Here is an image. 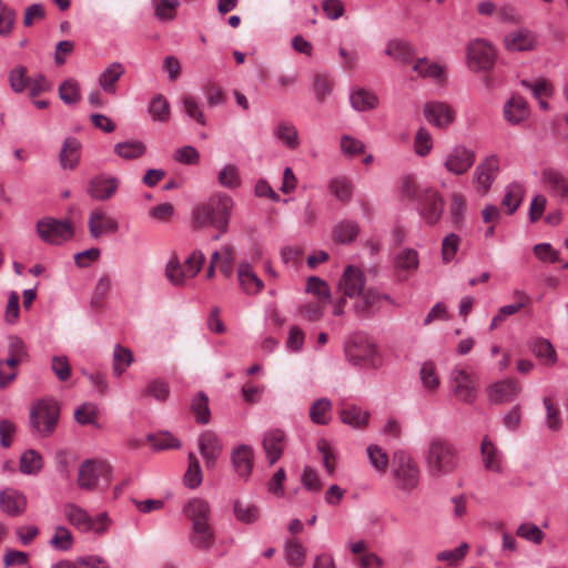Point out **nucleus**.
Wrapping results in <instances>:
<instances>
[{
    "instance_id": "nucleus-1",
    "label": "nucleus",
    "mask_w": 568,
    "mask_h": 568,
    "mask_svg": "<svg viewBox=\"0 0 568 568\" xmlns=\"http://www.w3.org/2000/svg\"><path fill=\"white\" fill-rule=\"evenodd\" d=\"M233 205V200L227 194H214L206 202L194 207L192 213L194 223L200 227L216 229L219 234L213 239L219 240L221 234L227 232Z\"/></svg>"
},
{
    "instance_id": "nucleus-2",
    "label": "nucleus",
    "mask_w": 568,
    "mask_h": 568,
    "mask_svg": "<svg viewBox=\"0 0 568 568\" xmlns=\"http://www.w3.org/2000/svg\"><path fill=\"white\" fill-rule=\"evenodd\" d=\"M425 463L428 475L440 478L455 471L459 459L455 446L449 440L433 438L425 453Z\"/></svg>"
},
{
    "instance_id": "nucleus-3",
    "label": "nucleus",
    "mask_w": 568,
    "mask_h": 568,
    "mask_svg": "<svg viewBox=\"0 0 568 568\" xmlns=\"http://www.w3.org/2000/svg\"><path fill=\"white\" fill-rule=\"evenodd\" d=\"M390 476L399 491L410 495L420 485L422 470L417 460L406 450H395L390 459Z\"/></svg>"
},
{
    "instance_id": "nucleus-4",
    "label": "nucleus",
    "mask_w": 568,
    "mask_h": 568,
    "mask_svg": "<svg viewBox=\"0 0 568 568\" xmlns=\"http://www.w3.org/2000/svg\"><path fill=\"white\" fill-rule=\"evenodd\" d=\"M344 348L346 358L354 366L372 369L381 366L382 361L376 345L363 333L351 335Z\"/></svg>"
},
{
    "instance_id": "nucleus-5",
    "label": "nucleus",
    "mask_w": 568,
    "mask_h": 568,
    "mask_svg": "<svg viewBox=\"0 0 568 568\" xmlns=\"http://www.w3.org/2000/svg\"><path fill=\"white\" fill-rule=\"evenodd\" d=\"M63 514L67 521L80 532L103 535L111 525L106 513L92 517L84 508L74 503H67L63 506Z\"/></svg>"
},
{
    "instance_id": "nucleus-6",
    "label": "nucleus",
    "mask_w": 568,
    "mask_h": 568,
    "mask_svg": "<svg viewBox=\"0 0 568 568\" xmlns=\"http://www.w3.org/2000/svg\"><path fill=\"white\" fill-rule=\"evenodd\" d=\"M60 416V408L53 399L39 400L30 412V424L34 434L49 437L54 432Z\"/></svg>"
},
{
    "instance_id": "nucleus-7",
    "label": "nucleus",
    "mask_w": 568,
    "mask_h": 568,
    "mask_svg": "<svg viewBox=\"0 0 568 568\" xmlns=\"http://www.w3.org/2000/svg\"><path fill=\"white\" fill-rule=\"evenodd\" d=\"M111 481V467L101 459H85L78 469V487L85 491L98 490L102 483Z\"/></svg>"
},
{
    "instance_id": "nucleus-8",
    "label": "nucleus",
    "mask_w": 568,
    "mask_h": 568,
    "mask_svg": "<svg viewBox=\"0 0 568 568\" xmlns=\"http://www.w3.org/2000/svg\"><path fill=\"white\" fill-rule=\"evenodd\" d=\"M449 386L458 402L473 404L477 399L478 389L476 377L462 365H457L452 369Z\"/></svg>"
},
{
    "instance_id": "nucleus-9",
    "label": "nucleus",
    "mask_w": 568,
    "mask_h": 568,
    "mask_svg": "<svg viewBox=\"0 0 568 568\" xmlns=\"http://www.w3.org/2000/svg\"><path fill=\"white\" fill-rule=\"evenodd\" d=\"M445 207L443 195L433 187H423L419 192V199L416 202V209L420 217L428 225H435L442 217Z\"/></svg>"
},
{
    "instance_id": "nucleus-10",
    "label": "nucleus",
    "mask_w": 568,
    "mask_h": 568,
    "mask_svg": "<svg viewBox=\"0 0 568 568\" xmlns=\"http://www.w3.org/2000/svg\"><path fill=\"white\" fill-rule=\"evenodd\" d=\"M500 171V158L497 154H490L483 159L476 166L473 174V184L479 196H485Z\"/></svg>"
},
{
    "instance_id": "nucleus-11",
    "label": "nucleus",
    "mask_w": 568,
    "mask_h": 568,
    "mask_svg": "<svg viewBox=\"0 0 568 568\" xmlns=\"http://www.w3.org/2000/svg\"><path fill=\"white\" fill-rule=\"evenodd\" d=\"M73 226L68 221L44 217L37 223V233L49 244L60 245L73 236Z\"/></svg>"
},
{
    "instance_id": "nucleus-12",
    "label": "nucleus",
    "mask_w": 568,
    "mask_h": 568,
    "mask_svg": "<svg viewBox=\"0 0 568 568\" xmlns=\"http://www.w3.org/2000/svg\"><path fill=\"white\" fill-rule=\"evenodd\" d=\"M496 59L495 49L484 39H475L467 47L468 65L474 71H487Z\"/></svg>"
},
{
    "instance_id": "nucleus-13",
    "label": "nucleus",
    "mask_w": 568,
    "mask_h": 568,
    "mask_svg": "<svg viewBox=\"0 0 568 568\" xmlns=\"http://www.w3.org/2000/svg\"><path fill=\"white\" fill-rule=\"evenodd\" d=\"M476 153L464 144L453 146L444 156V168L454 175H463L474 165Z\"/></svg>"
},
{
    "instance_id": "nucleus-14",
    "label": "nucleus",
    "mask_w": 568,
    "mask_h": 568,
    "mask_svg": "<svg viewBox=\"0 0 568 568\" xmlns=\"http://www.w3.org/2000/svg\"><path fill=\"white\" fill-rule=\"evenodd\" d=\"M119 221L104 209L98 207L89 213L88 229L90 236L93 239L112 235L119 231Z\"/></svg>"
},
{
    "instance_id": "nucleus-15",
    "label": "nucleus",
    "mask_w": 568,
    "mask_h": 568,
    "mask_svg": "<svg viewBox=\"0 0 568 568\" xmlns=\"http://www.w3.org/2000/svg\"><path fill=\"white\" fill-rule=\"evenodd\" d=\"M120 179L109 174H99L92 178L88 185L89 195L98 201H108L115 195Z\"/></svg>"
},
{
    "instance_id": "nucleus-16",
    "label": "nucleus",
    "mask_w": 568,
    "mask_h": 568,
    "mask_svg": "<svg viewBox=\"0 0 568 568\" xmlns=\"http://www.w3.org/2000/svg\"><path fill=\"white\" fill-rule=\"evenodd\" d=\"M199 450L207 468L215 466L223 450V444L217 434L212 430L201 433L199 439Z\"/></svg>"
},
{
    "instance_id": "nucleus-17",
    "label": "nucleus",
    "mask_w": 568,
    "mask_h": 568,
    "mask_svg": "<svg viewBox=\"0 0 568 568\" xmlns=\"http://www.w3.org/2000/svg\"><path fill=\"white\" fill-rule=\"evenodd\" d=\"M426 120L436 128H447L455 120V111L445 102L430 101L424 105Z\"/></svg>"
},
{
    "instance_id": "nucleus-18",
    "label": "nucleus",
    "mask_w": 568,
    "mask_h": 568,
    "mask_svg": "<svg viewBox=\"0 0 568 568\" xmlns=\"http://www.w3.org/2000/svg\"><path fill=\"white\" fill-rule=\"evenodd\" d=\"M231 460L236 475L247 480L254 467V452L248 445L236 446L231 454Z\"/></svg>"
},
{
    "instance_id": "nucleus-19",
    "label": "nucleus",
    "mask_w": 568,
    "mask_h": 568,
    "mask_svg": "<svg viewBox=\"0 0 568 568\" xmlns=\"http://www.w3.org/2000/svg\"><path fill=\"white\" fill-rule=\"evenodd\" d=\"M365 278L363 272L353 265H348L339 280L338 287L346 297H357L363 293Z\"/></svg>"
},
{
    "instance_id": "nucleus-20",
    "label": "nucleus",
    "mask_w": 568,
    "mask_h": 568,
    "mask_svg": "<svg viewBox=\"0 0 568 568\" xmlns=\"http://www.w3.org/2000/svg\"><path fill=\"white\" fill-rule=\"evenodd\" d=\"M286 446V434L278 428L267 430L263 436V449L271 465L283 455Z\"/></svg>"
},
{
    "instance_id": "nucleus-21",
    "label": "nucleus",
    "mask_w": 568,
    "mask_h": 568,
    "mask_svg": "<svg viewBox=\"0 0 568 568\" xmlns=\"http://www.w3.org/2000/svg\"><path fill=\"white\" fill-rule=\"evenodd\" d=\"M542 181L545 187L552 195L561 201L568 202V176L557 169H546L542 171Z\"/></svg>"
},
{
    "instance_id": "nucleus-22",
    "label": "nucleus",
    "mask_w": 568,
    "mask_h": 568,
    "mask_svg": "<svg viewBox=\"0 0 568 568\" xmlns=\"http://www.w3.org/2000/svg\"><path fill=\"white\" fill-rule=\"evenodd\" d=\"M480 454L486 470L497 474L504 473V455L488 436H485L481 440Z\"/></svg>"
},
{
    "instance_id": "nucleus-23",
    "label": "nucleus",
    "mask_w": 568,
    "mask_h": 568,
    "mask_svg": "<svg viewBox=\"0 0 568 568\" xmlns=\"http://www.w3.org/2000/svg\"><path fill=\"white\" fill-rule=\"evenodd\" d=\"M0 508L11 517L22 515L27 508V497L14 488H7L0 493Z\"/></svg>"
},
{
    "instance_id": "nucleus-24",
    "label": "nucleus",
    "mask_w": 568,
    "mask_h": 568,
    "mask_svg": "<svg viewBox=\"0 0 568 568\" xmlns=\"http://www.w3.org/2000/svg\"><path fill=\"white\" fill-rule=\"evenodd\" d=\"M520 385L515 379L496 382L488 388V399L495 404L509 403L519 394Z\"/></svg>"
},
{
    "instance_id": "nucleus-25",
    "label": "nucleus",
    "mask_w": 568,
    "mask_h": 568,
    "mask_svg": "<svg viewBox=\"0 0 568 568\" xmlns=\"http://www.w3.org/2000/svg\"><path fill=\"white\" fill-rule=\"evenodd\" d=\"M504 43L506 49L509 51H529L536 47L537 37L532 31L528 29H518L509 32L505 37Z\"/></svg>"
},
{
    "instance_id": "nucleus-26",
    "label": "nucleus",
    "mask_w": 568,
    "mask_h": 568,
    "mask_svg": "<svg viewBox=\"0 0 568 568\" xmlns=\"http://www.w3.org/2000/svg\"><path fill=\"white\" fill-rule=\"evenodd\" d=\"M237 278L242 291L247 295H256L264 287L263 281L250 263L242 262L239 264Z\"/></svg>"
},
{
    "instance_id": "nucleus-27",
    "label": "nucleus",
    "mask_w": 568,
    "mask_h": 568,
    "mask_svg": "<svg viewBox=\"0 0 568 568\" xmlns=\"http://www.w3.org/2000/svg\"><path fill=\"white\" fill-rule=\"evenodd\" d=\"M545 417L542 425L551 433H558L564 427V416L559 404L550 396L542 398Z\"/></svg>"
},
{
    "instance_id": "nucleus-28",
    "label": "nucleus",
    "mask_w": 568,
    "mask_h": 568,
    "mask_svg": "<svg viewBox=\"0 0 568 568\" xmlns=\"http://www.w3.org/2000/svg\"><path fill=\"white\" fill-rule=\"evenodd\" d=\"M81 153V143L78 139L69 136L63 141L62 149L59 154V161L64 170H73L77 168Z\"/></svg>"
},
{
    "instance_id": "nucleus-29",
    "label": "nucleus",
    "mask_w": 568,
    "mask_h": 568,
    "mask_svg": "<svg viewBox=\"0 0 568 568\" xmlns=\"http://www.w3.org/2000/svg\"><path fill=\"white\" fill-rule=\"evenodd\" d=\"M385 54L390 57L400 65L412 63L415 55L413 47L408 42L402 40L388 41L386 44Z\"/></svg>"
},
{
    "instance_id": "nucleus-30",
    "label": "nucleus",
    "mask_w": 568,
    "mask_h": 568,
    "mask_svg": "<svg viewBox=\"0 0 568 568\" xmlns=\"http://www.w3.org/2000/svg\"><path fill=\"white\" fill-rule=\"evenodd\" d=\"M419 379L423 389L429 394H435L442 385V379L434 362H424L419 368Z\"/></svg>"
},
{
    "instance_id": "nucleus-31",
    "label": "nucleus",
    "mask_w": 568,
    "mask_h": 568,
    "mask_svg": "<svg viewBox=\"0 0 568 568\" xmlns=\"http://www.w3.org/2000/svg\"><path fill=\"white\" fill-rule=\"evenodd\" d=\"M125 69L120 62H112L99 75L101 89L109 94L116 93V82L124 74Z\"/></svg>"
},
{
    "instance_id": "nucleus-32",
    "label": "nucleus",
    "mask_w": 568,
    "mask_h": 568,
    "mask_svg": "<svg viewBox=\"0 0 568 568\" xmlns=\"http://www.w3.org/2000/svg\"><path fill=\"white\" fill-rule=\"evenodd\" d=\"M506 120L511 124H518L529 115V108L524 98L515 95L504 106Z\"/></svg>"
},
{
    "instance_id": "nucleus-33",
    "label": "nucleus",
    "mask_w": 568,
    "mask_h": 568,
    "mask_svg": "<svg viewBox=\"0 0 568 568\" xmlns=\"http://www.w3.org/2000/svg\"><path fill=\"white\" fill-rule=\"evenodd\" d=\"M184 515L194 523H209L211 517L210 504L202 498H193L183 507Z\"/></svg>"
},
{
    "instance_id": "nucleus-34",
    "label": "nucleus",
    "mask_w": 568,
    "mask_h": 568,
    "mask_svg": "<svg viewBox=\"0 0 568 568\" xmlns=\"http://www.w3.org/2000/svg\"><path fill=\"white\" fill-rule=\"evenodd\" d=\"M341 420L354 428L367 425L369 413L353 404H344L339 410Z\"/></svg>"
},
{
    "instance_id": "nucleus-35",
    "label": "nucleus",
    "mask_w": 568,
    "mask_h": 568,
    "mask_svg": "<svg viewBox=\"0 0 568 568\" xmlns=\"http://www.w3.org/2000/svg\"><path fill=\"white\" fill-rule=\"evenodd\" d=\"M190 541L195 548L207 550L214 541V534L210 524L194 523Z\"/></svg>"
},
{
    "instance_id": "nucleus-36",
    "label": "nucleus",
    "mask_w": 568,
    "mask_h": 568,
    "mask_svg": "<svg viewBox=\"0 0 568 568\" xmlns=\"http://www.w3.org/2000/svg\"><path fill=\"white\" fill-rule=\"evenodd\" d=\"M359 233V225L355 221L343 220L333 229V239L341 244L353 243Z\"/></svg>"
},
{
    "instance_id": "nucleus-37",
    "label": "nucleus",
    "mask_w": 568,
    "mask_h": 568,
    "mask_svg": "<svg viewBox=\"0 0 568 568\" xmlns=\"http://www.w3.org/2000/svg\"><path fill=\"white\" fill-rule=\"evenodd\" d=\"M530 349L547 366H552L557 363V353L549 339L542 337L535 338L530 344Z\"/></svg>"
},
{
    "instance_id": "nucleus-38",
    "label": "nucleus",
    "mask_w": 568,
    "mask_h": 568,
    "mask_svg": "<svg viewBox=\"0 0 568 568\" xmlns=\"http://www.w3.org/2000/svg\"><path fill=\"white\" fill-rule=\"evenodd\" d=\"M351 105L359 112L373 110L378 104V98L371 91L357 89L349 97Z\"/></svg>"
},
{
    "instance_id": "nucleus-39",
    "label": "nucleus",
    "mask_w": 568,
    "mask_h": 568,
    "mask_svg": "<svg viewBox=\"0 0 568 568\" xmlns=\"http://www.w3.org/2000/svg\"><path fill=\"white\" fill-rule=\"evenodd\" d=\"M233 513L235 518L243 524H254L260 518V509L250 501L236 499L233 504Z\"/></svg>"
},
{
    "instance_id": "nucleus-40",
    "label": "nucleus",
    "mask_w": 568,
    "mask_h": 568,
    "mask_svg": "<svg viewBox=\"0 0 568 568\" xmlns=\"http://www.w3.org/2000/svg\"><path fill=\"white\" fill-rule=\"evenodd\" d=\"M274 135L288 149L295 150L300 145L298 132L294 124L281 121L274 129Z\"/></svg>"
},
{
    "instance_id": "nucleus-41",
    "label": "nucleus",
    "mask_w": 568,
    "mask_h": 568,
    "mask_svg": "<svg viewBox=\"0 0 568 568\" xmlns=\"http://www.w3.org/2000/svg\"><path fill=\"white\" fill-rule=\"evenodd\" d=\"M7 364L9 368L17 367L28 358V352L24 342L18 336L9 337Z\"/></svg>"
},
{
    "instance_id": "nucleus-42",
    "label": "nucleus",
    "mask_w": 568,
    "mask_h": 568,
    "mask_svg": "<svg viewBox=\"0 0 568 568\" xmlns=\"http://www.w3.org/2000/svg\"><path fill=\"white\" fill-rule=\"evenodd\" d=\"M58 92L59 98L67 105H75L78 102H80L82 98L80 84L73 78H69L65 81H63L59 85Z\"/></svg>"
},
{
    "instance_id": "nucleus-43",
    "label": "nucleus",
    "mask_w": 568,
    "mask_h": 568,
    "mask_svg": "<svg viewBox=\"0 0 568 568\" xmlns=\"http://www.w3.org/2000/svg\"><path fill=\"white\" fill-rule=\"evenodd\" d=\"M310 418L317 425H326L332 418V402L328 398L315 400L310 408Z\"/></svg>"
},
{
    "instance_id": "nucleus-44",
    "label": "nucleus",
    "mask_w": 568,
    "mask_h": 568,
    "mask_svg": "<svg viewBox=\"0 0 568 568\" xmlns=\"http://www.w3.org/2000/svg\"><path fill=\"white\" fill-rule=\"evenodd\" d=\"M165 276L172 285L178 287L186 285V282L190 278L186 275L183 264L176 256L171 257L166 263Z\"/></svg>"
},
{
    "instance_id": "nucleus-45",
    "label": "nucleus",
    "mask_w": 568,
    "mask_h": 568,
    "mask_svg": "<svg viewBox=\"0 0 568 568\" xmlns=\"http://www.w3.org/2000/svg\"><path fill=\"white\" fill-rule=\"evenodd\" d=\"M146 146L142 141H124L114 145V153L124 160H134L142 156Z\"/></svg>"
},
{
    "instance_id": "nucleus-46",
    "label": "nucleus",
    "mask_w": 568,
    "mask_h": 568,
    "mask_svg": "<svg viewBox=\"0 0 568 568\" xmlns=\"http://www.w3.org/2000/svg\"><path fill=\"white\" fill-rule=\"evenodd\" d=\"M523 197V185L519 183H511L505 190L501 205L507 210L508 214H513L519 207Z\"/></svg>"
},
{
    "instance_id": "nucleus-47",
    "label": "nucleus",
    "mask_w": 568,
    "mask_h": 568,
    "mask_svg": "<svg viewBox=\"0 0 568 568\" xmlns=\"http://www.w3.org/2000/svg\"><path fill=\"white\" fill-rule=\"evenodd\" d=\"M43 467V460L40 453L34 449L26 450L20 458V470L26 475H36Z\"/></svg>"
},
{
    "instance_id": "nucleus-48",
    "label": "nucleus",
    "mask_w": 568,
    "mask_h": 568,
    "mask_svg": "<svg viewBox=\"0 0 568 568\" xmlns=\"http://www.w3.org/2000/svg\"><path fill=\"white\" fill-rule=\"evenodd\" d=\"M284 551L285 559L290 566L301 567L304 564L306 549L298 540H286Z\"/></svg>"
},
{
    "instance_id": "nucleus-49",
    "label": "nucleus",
    "mask_w": 568,
    "mask_h": 568,
    "mask_svg": "<svg viewBox=\"0 0 568 568\" xmlns=\"http://www.w3.org/2000/svg\"><path fill=\"white\" fill-rule=\"evenodd\" d=\"M413 69L419 77L429 78L435 81H440L443 79V67L426 58L418 59Z\"/></svg>"
},
{
    "instance_id": "nucleus-50",
    "label": "nucleus",
    "mask_w": 568,
    "mask_h": 568,
    "mask_svg": "<svg viewBox=\"0 0 568 568\" xmlns=\"http://www.w3.org/2000/svg\"><path fill=\"white\" fill-rule=\"evenodd\" d=\"M149 113L158 122H166L170 119V103L162 94H156L149 104Z\"/></svg>"
},
{
    "instance_id": "nucleus-51",
    "label": "nucleus",
    "mask_w": 568,
    "mask_h": 568,
    "mask_svg": "<svg viewBox=\"0 0 568 568\" xmlns=\"http://www.w3.org/2000/svg\"><path fill=\"white\" fill-rule=\"evenodd\" d=\"M132 363V352L129 348L116 345L113 352V375L120 377Z\"/></svg>"
},
{
    "instance_id": "nucleus-52",
    "label": "nucleus",
    "mask_w": 568,
    "mask_h": 568,
    "mask_svg": "<svg viewBox=\"0 0 568 568\" xmlns=\"http://www.w3.org/2000/svg\"><path fill=\"white\" fill-rule=\"evenodd\" d=\"M397 270L405 272H414L419 265L418 253L414 248H403L395 258Z\"/></svg>"
},
{
    "instance_id": "nucleus-53",
    "label": "nucleus",
    "mask_w": 568,
    "mask_h": 568,
    "mask_svg": "<svg viewBox=\"0 0 568 568\" xmlns=\"http://www.w3.org/2000/svg\"><path fill=\"white\" fill-rule=\"evenodd\" d=\"M181 104L183 112L192 120L201 125L206 124V118L201 109L197 98L191 94H186L182 98Z\"/></svg>"
},
{
    "instance_id": "nucleus-54",
    "label": "nucleus",
    "mask_w": 568,
    "mask_h": 568,
    "mask_svg": "<svg viewBox=\"0 0 568 568\" xmlns=\"http://www.w3.org/2000/svg\"><path fill=\"white\" fill-rule=\"evenodd\" d=\"M367 456L372 467L379 474H384L390 466V459L387 453L377 445H369L367 447Z\"/></svg>"
},
{
    "instance_id": "nucleus-55",
    "label": "nucleus",
    "mask_w": 568,
    "mask_h": 568,
    "mask_svg": "<svg viewBox=\"0 0 568 568\" xmlns=\"http://www.w3.org/2000/svg\"><path fill=\"white\" fill-rule=\"evenodd\" d=\"M219 183L226 189H235L241 185L240 170L234 164H225L217 173Z\"/></svg>"
},
{
    "instance_id": "nucleus-56",
    "label": "nucleus",
    "mask_w": 568,
    "mask_h": 568,
    "mask_svg": "<svg viewBox=\"0 0 568 568\" xmlns=\"http://www.w3.org/2000/svg\"><path fill=\"white\" fill-rule=\"evenodd\" d=\"M49 544L57 550L68 551L73 546V536L67 527L57 526Z\"/></svg>"
},
{
    "instance_id": "nucleus-57",
    "label": "nucleus",
    "mask_w": 568,
    "mask_h": 568,
    "mask_svg": "<svg viewBox=\"0 0 568 568\" xmlns=\"http://www.w3.org/2000/svg\"><path fill=\"white\" fill-rule=\"evenodd\" d=\"M449 214L455 225L463 223L467 210V202L462 193L454 192L450 194Z\"/></svg>"
},
{
    "instance_id": "nucleus-58",
    "label": "nucleus",
    "mask_w": 568,
    "mask_h": 568,
    "mask_svg": "<svg viewBox=\"0 0 568 568\" xmlns=\"http://www.w3.org/2000/svg\"><path fill=\"white\" fill-rule=\"evenodd\" d=\"M203 480L202 470L199 460L193 453L189 454V467L184 475V484L186 487L194 489L201 485Z\"/></svg>"
},
{
    "instance_id": "nucleus-59",
    "label": "nucleus",
    "mask_w": 568,
    "mask_h": 568,
    "mask_svg": "<svg viewBox=\"0 0 568 568\" xmlns=\"http://www.w3.org/2000/svg\"><path fill=\"white\" fill-rule=\"evenodd\" d=\"M383 296L375 290H367L363 292L362 298L355 304V311L358 314L365 315L372 313ZM387 297L386 295L384 296Z\"/></svg>"
},
{
    "instance_id": "nucleus-60",
    "label": "nucleus",
    "mask_w": 568,
    "mask_h": 568,
    "mask_svg": "<svg viewBox=\"0 0 568 568\" xmlns=\"http://www.w3.org/2000/svg\"><path fill=\"white\" fill-rule=\"evenodd\" d=\"M192 410L195 414L197 423L207 424L210 422L211 413L209 409V398L203 392H200L192 399Z\"/></svg>"
},
{
    "instance_id": "nucleus-61",
    "label": "nucleus",
    "mask_w": 568,
    "mask_h": 568,
    "mask_svg": "<svg viewBox=\"0 0 568 568\" xmlns=\"http://www.w3.org/2000/svg\"><path fill=\"white\" fill-rule=\"evenodd\" d=\"M29 80L27 68L23 65H18L9 72L10 88L14 93H22L27 90Z\"/></svg>"
},
{
    "instance_id": "nucleus-62",
    "label": "nucleus",
    "mask_w": 568,
    "mask_h": 568,
    "mask_svg": "<svg viewBox=\"0 0 568 568\" xmlns=\"http://www.w3.org/2000/svg\"><path fill=\"white\" fill-rule=\"evenodd\" d=\"M179 0H158L155 2V17L161 21H171L176 16Z\"/></svg>"
},
{
    "instance_id": "nucleus-63",
    "label": "nucleus",
    "mask_w": 568,
    "mask_h": 568,
    "mask_svg": "<svg viewBox=\"0 0 568 568\" xmlns=\"http://www.w3.org/2000/svg\"><path fill=\"white\" fill-rule=\"evenodd\" d=\"M74 418L81 425H95L98 408L92 403H84L74 410Z\"/></svg>"
},
{
    "instance_id": "nucleus-64",
    "label": "nucleus",
    "mask_w": 568,
    "mask_h": 568,
    "mask_svg": "<svg viewBox=\"0 0 568 568\" xmlns=\"http://www.w3.org/2000/svg\"><path fill=\"white\" fill-rule=\"evenodd\" d=\"M306 292L315 295L317 301L329 303L331 294L326 282L318 277L312 276L307 281Z\"/></svg>"
}]
</instances>
